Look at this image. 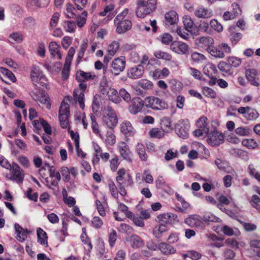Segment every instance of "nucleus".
I'll return each instance as SVG.
<instances>
[{"label":"nucleus","mask_w":260,"mask_h":260,"mask_svg":"<svg viewBox=\"0 0 260 260\" xmlns=\"http://www.w3.org/2000/svg\"><path fill=\"white\" fill-rule=\"evenodd\" d=\"M75 11L76 10L72 4L68 3L66 5V11L64 13L68 18H74L75 15Z\"/></svg>","instance_id":"obj_42"},{"label":"nucleus","mask_w":260,"mask_h":260,"mask_svg":"<svg viewBox=\"0 0 260 260\" xmlns=\"http://www.w3.org/2000/svg\"><path fill=\"white\" fill-rule=\"evenodd\" d=\"M144 73V67L139 64L129 68L127 71V76L131 79H137L141 78Z\"/></svg>","instance_id":"obj_10"},{"label":"nucleus","mask_w":260,"mask_h":260,"mask_svg":"<svg viewBox=\"0 0 260 260\" xmlns=\"http://www.w3.org/2000/svg\"><path fill=\"white\" fill-rule=\"evenodd\" d=\"M247 79L254 86H258V83L256 81L257 72L254 69H248L245 72Z\"/></svg>","instance_id":"obj_26"},{"label":"nucleus","mask_w":260,"mask_h":260,"mask_svg":"<svg viewBox=\"0 0 260 260\" xmlns=\"http://www.w3.org/2000/svg\"><path fill=\"white\" fill-rule=\"evenodd\" d=\"M104 124L111 129H113L118 123V118L114 110L108 107L103 115Z\"/></svg>","instance_id":"obj_3"},{"label":"nucleus","mask_w":260,"mask_h":260,"mask_svg":"<svg viewBox=\"0 0 260 260\" xmlns=\"http://www.w3.org/2000/svg\"><path fill=\"white\" fill-rule=\"evenodd\" d=\"M184 27L186 28V30L191 31L192 30V28L193 27L194 23L193 20L191 19L190 17L186 16L183 18V21Z\"/></svg>","instance_id":"obj_48"},{"label":"nucleus","mask_w":260,"mask_h":260,"mask_svg":"<svg viewBox=\"0 0 260 260\" xmlns=\"http://www.w3.org/2000/svg\"><path fill=\"white\" fill-rule=\"evenodd\" d=\"M90 119L91 121V127L93 132L96 135H98L100 138H103L102 135L100 134L99 126L98 123L96 122V118L93 114L90 115Z\"/></svg>","instance_id":"obj_38"},{"label":"nucleus","mask_w":260,"mask_h":260,"mask_svg":"<svg viewBox=\"0 0 260 260\" xmlns=\"http://www.w3.org/2000/svg\"><path fill=\"white\" fill-rule=\"evenodd\" d=\"M204 220L206 222H218L219 219L214 215L209 212L205 213L204 215Z\"/></svg>","instance_id":"obj_57"},{"label":"nucleus","mask_w":260,"mask_h":260,"mask_svg":"<svg viewBox=\"0 0 260 260\" xmlns=\"http://www.w3.org/2000/svg\"><path fill=\"white\" fill-rule=\"evenodd\" d=\"M158 248L162 254L165 255L175 253L176 251L172 246L164 242L159 243L158 245Z\"/></svg>","instance_id":"obj_24"},{"label":"nucleus","mask_w":260,"mask_h":260,"mask_svg":"<svg viewBox=\"0 0 260 260\" xmlns=\"http://www.w3.org/2000/svg\"><path fill=\"white\" fill-rule=\"evenodd\" d=\"M100 89L101 92L103 95L108 94V92L111 89V87L108 86L106 80H104L100 84Z\"/></svg>","instance_id":"obj_59"},{"label":"nucleus","mask_w":260,"mask_h":260,"mask_svg":"<svg viewBox=\"0 0 260 260\" xmlns=\"http://www.w3.org/2000/svg\"><path fill=\"white\" fill-rule=\"evenodd\" d=\"M59 45L56 42L52 41L49 43V50L52 57H55L56 56L58 59H61V55L59 52Z\"/></svg>","instance_id":"obj_23"},{"label":"nucleus","mask_w":260,"mask_h":260,"mask_svg":"<svg viewBox=\"0 0 260 260\" xmlns=\"http://www.w3.org/2000/svg\"><path fill=\"white\" fill-rule=\"evenodd\" d=\"M106 95H108L109 99L110 101L115 103H119L121 101L120 98L119 97L117 90L114 88H111L108 92V94H107Z\"/></svg>","instance_id":"obj_34"},{"label":"nucleus","mask_w":260,"mask_h":260,"mask_svg":"<svg viewBox=\"0 0 260 260\" xmlns=\"http://www.w3.org/2000/svg\"><path fill=\"white\" fill-rule=\"evenodd\" d=\"M145 105V101L139 97H135L132 100V103L129 107V111L132 114H137L141 112Z\"/></svg>","instance_id":"obj_12"},{"label":"nucleus","mask_w":260,"mask_h":260,"mask_svg":"<svg viewBox=\"0 0 260 260\" xmlns=\"http://www.w3.org/2000/svg\"><path fill=\"white\" fill-rule=\"evenodd\" d=\"M165 18L166 25H173L178 22V15L175 11H170L166 13Z\"/></svg>","instance_id":"obj_20"},{"label":"nucleus","mask_w":260,"mask_h":260,"mask_svg":"<svg viewBox=\"0 0 260 260\" xmlns=\"http://www.w3.org/2000/svg\"><path fill=\"white\" fill-rule=\"evenodd\" d=\"M34 127L36 129L34 131L37 133L40 134V132H42V128H43L46 134L49 135L52 134L50 125L43 118H40L39 119L34 120Z\"/></svg>","instance_id":"obj_7"},{"label":"nucleus","mask_w":260,"mask_h":260,"mask_svg":"<svg viewBox=\"0 0 260 260\" xmlns=\"http://www.w3.org/2000/svg\"><path fill=\"white\" fill-rule=\"evenodd\" d=\"M63 27L66 31L73 32L76 28V24L74 21L65 20L63 23Z\"/></svg>","instance_id":"obj_35"},{"label":"nucleus","mask_w":260,"mask_h":260,"mask_svg":"<svg viewBox=\"0 0 260 260\" xmlns=\"http://www.w3.org/2000/svg\"><path fill=\"white\" fill-rule=\"evenodd\" d=\"M136 151L142 160L146 161L147 159L148 156L146 153L145 146L143 144L138 143L137 144Z\"/></svg>","instance_id":"obj_31"},{"label":"nucleus","mask_w":260,"mask_h":260,"mask_svg":"<svg viewBox=\"0 0 260 260\" xmlns=\"http://www.w3.org/2000/svg\"><path fill=\"white\" fill-rule=\"evenodd\" d=\"M184 222L191 228L203 229L204 227L202 219L197 215H190L185 219Z\"/></svg>","instance_id":"obj_9"},{"label":"nucleus","mask_w":260,"mask_h":260,"mask_svg":"<svg viewBox=\"0 0 260 260\" xmlns=\"http://www.w3.org/2000/svg\"><path fill=\"white\" fill-rule=\"evenodd\" d=\"M242 34L240 32H233L230 36V39L233 45L237 44L242 39Z\"/></svg>","instance_id":"obj_49"},{"label":"nucleus","mask_w":260,"mask_h":260,"mask_svg":"<svg viewBox=\"0 0 260 260\" xmlns=\"http://www.w3.org/2000/svg\"><path fill=\"white\" fill-rule=\"evenodd\" d=\"M210 24L207 21H201L199 25V29L204 32L210 33L211 30L210 28Z\"/></svg>","instance_id":"obj_53"},{"label":"nucleus","mask_w":260,"mask_h":260,"mask_svg":"<svg viewBox=\"0 0 260 260\" xmlns=\"http://www.w3.org/2000/svg\"><path fill=\"white\" fill-rule=\"evenodd\" d=\"M128 9H124L122 12L117 15L114 19V24L116 26V31L119 34H123L130 29L132 26L131 20L124 19L127 15Z\"/></svg>","instance_id":"obj_1"},{"label":"nucleus","mask_w":260,"mask_h":260,"mask_svg":"<svg viewBox=\"0 0 260 260\" xmlns=\"http://www.w3.org/2000/svg\"><path fill=\"white\" fill-rule=\"evenodd\" d=\"M251 131L247 127H240L235 129V133L240 136H248Z\"/></svg>","instance_id":"obj_54"},{"label":"nucleus","mask_w":260,"mask_h":260,"mask_svg":"<svg viewBox=\"0 0 260 260\" xmlns=\"http://www.w3.org/2000/svg\"><path fill=\"white\" fill-rule=\"evenodd\" d=\"M138 86L145 90H150L153 88V83L147 79H142L139 81Z\"/></svg>","instance_id":"obj_41"},{"label":"nucleus","mask_w":260,"mask_h":260,"mask_svg":"<svg viewBox=\"0 0 260 260\" xmlns=\"http://www.w3.org/2000/svg\"><path fill=\"white\" fill-rule=\"evenodd\" d=\"M36 99L34 100L40 102L43 105H45L48 109H50L51 104L50 99L47 93H45L43 89H39L35 94Z\"/></svg>","instance_id":"obj_15"},{"label":"nucleus","mask_w":260,"mask_h":260,"mask_svg":"<svg viewBox=\"0 0 260 260\" xmlns=\"http://www.w3.org/2000/svg\"><path fill=\"white\" fill-rule=\"evenodd\" d=\"M125 68V60L124 57L115 58L111 64L110 73L117 76L122 72Z\"/></svg>","instance_id":"obj_6"},{"label":"nucleus","mask_w":260,"mask_h":260,"mask_svg":"<svg viewBox=\"0 0 260 260\" xmlns=\"http://www.w3.org/2000/svg\"><path fill=\"white\" fill-rule=\"evenodd\" d=\"M202 93L206 97L214 99L216 96V92L211 88L204 86L202 88Z\"/></svg>","instance_id":"obj_44"},{"label":"nucleus","mask_w":260,"mask_h":260,"mask_svg":"<svg viewBox=\"0 0 260 260\" xmlns=\"http://www.w3.org/2000/svg\"><path fill=\"white\" fill-rule=\"evenodd\" d=\"M149 135L151 138L160 139L164 136V132L162 129L155 127L150 129Z\"/></svg>","instance_id":"obj_37"},{"label":"nucleus","mask_w":260,"mask_h":260,"mask_svg":"<svg viewBox=\"0 0 260 260\" xmlns=\"http://www.w3.org/2000/svg\"><path fill=\"white\" fill-rule=\"evenodd\" d=\"M59 114L70 115V105L66 103L64 101L62 102L59 110Z\"/></svg>","instance_id":"obj_51"},{"label":"nucleus","mask_w":260,"mask_h":260,"mask_svg":"<svg viewBox=\"0 0 260 260\" xmlns=\"http://www.w3.org/2000/svg\"><path fill=\"white\" fill-rule=\"evenodd\" d=\"M242 144L249 149H253L257 147V143L253 139H245L242 141Z\"/></svg>","instance_id":"obj_60"},{"label":"nucleus","mask_w":260,"mask_h":260,"mask_svg":"<svg viewBox=\"0 0 260 260\" xmlns=\"http://www.w3.org/2000/svg\"><path fill=\"white\" fill-rule=\"evenodd\" d=\"M218 68L220 71L226 74V75H231L233 73V71L231 69L229 63L221 61L218 64Z\"/></svg>","instance_id":"obj_36"},{"label":"nucleus","mask_w":260,"mask_h":260,"mask_svg":"<svg viewBox=\"0 0 260 260\" xmlns=\"http://www.w3.org/2000/svg\"><path fill=\"white\" fill-rule=\"evenodd\" d=\"M130 242L133 248H139L144 245V241L137 235H133L130 237Z\"/></svg>","instance_id":"obj_28"},{"label":"nucleus","mask_w":260,"mask_h":260,"mask_svg":"<svg viewBox=\"0 0 260 260\" xmlns=\"http://www.w3.org/2000/svg\"><path fill=\"white\" fill-rule=\"evenodd\" d=\"M210 25L214 30L220 32L223 30L222 25L216 19H212L210 22Z\"/></svg>","instance_id":"obj_56"},{"label":"nucleus","mask_w":260,"mask_h":260,"mask_svg":"<svg viewBox=\"0 0 260 260\" xmlns=\"http://www.w3.org/2000/svg\"><path fill=\"white\" fill-rule=\"evenodd\" d=\"M6 178L18 183H22L24 178L23 171L17 164L13 163L10 169V174H7Z\"/></svg>","instance_id":"obj_4"},{"label":"nucleus","mask_w":260,"mask_h":260,"mask_svg":"<svg viewBox=\"0 0 260 260\" xmlns=\"http://www.w3.org/2000/svg\"><path fill=\"white\" fill-rule=\"evenodd\" d=\"M119 47V44L117 42L114 41L110 44L108 48V52L111 56H114Z\"/></svg>","instance_id":"obj_52"},{"label":"nucleus","mask_w":260,"mask_h":260,"mask_svg":"<svg viewBox=\"0 0 260 260\" xmlns=\"http://www.w3.org/2000/svg\"><path fill=\"white\" fill-rule=\"evenodd\" d=\"M189 125L187 120L180 119L176 123L175 130L180 138L186 139L188 137Z\"/></svg>","instance_id":"obj_5"},{"label":"nucleus","mask_w":260,"mask_h":260,"mask_svg":"<svg viewBox=\"0 0 260 260\" xmlns=\"http://www.w3.org/2000/svg\"><path fill=\"white\" fill-rule=\"evenodd\" d=\"M91 223L92 226L96 229H100L103 224L102 220L98 216L94 217L92 220Z\"/></svg>","instance_id":"obj_62"},{"label":"nucleus","mask_w":260,"mask_h":260,"mask_svg":"<svg viewBox=\"0 0 260 260\" xmlns=\"http://www.w3.org/2000/svg\"><path fill=\"white\" fill-rule=\"evenodd\" d=\"M207 52L212 56L217 58H223L225 57L224 53L222 51L218 45L215 47L213 45L208 48Z\"/></svg>","instance_id":"obj_29"},{"label":"nucleus","mask_w":260,"mask_h":260,"mask_svg":"<svg viewBox=\"0 0 260 260\" xmlns=\"http://www.w3.org/2000/svg\"><path fill=\"white\" fill-rule=\"evenodd\" d=\"M60 15L58 12L54 13L51 17L50 22V27L53 29L57 25Z\"/></svg>","instance_id":"obj_58"},{"label":"nucleus","mask_w":260,"mask_h":260,"mask_svg":"<svg viewBox=\"0 0 260 260\" xmlns=\"http://www.w3.org/2000/svg\"><path fill=\"white\" fill-rule=\"evenodd\" d=\"M74 100L76 104L78 103L80 107L83 109L84 105V93L79 89H75L73 92Z\"/></svg>","instance_id":"obj_21"},{"label":"nucleus","mask_w":260,"mask_h":260,"mask_svg":"<svg viewBox=\"0 0 260 260\" xmlns=\"http://www.w3.org/2000/svg\"><path fill=\"white\" fill-rule=\"evenodd\" d=\"M250 245L252 249L256 253L257 256L260 258V240H252Z\"/></svg>","instance_id":"obj_47"},{"label":"nucleus","mask_w":260,"mask_h":260,"mask_svg":"<svg viewBox=\"0 0 260 260\" xmlns=\"http://www.w3.org/2000/svg\"><path fill=\"white\" fill-rule=\"evenodd\" d=\"M36 71L39 72L36 68L34 67V81L37 83L38 84L35 85V86L38 87V84L42 86V87L45 86L46 87V78L43 76L41 73H39L38 75L36 74L35 77L34 74H36Z\"/></svg>","instance_id":"obj_30"},{"label":"nucleus","mask_w":260,"mask_h":260,"mask_svg":"<svg viewBox=\"0 0 260 260\" xmlns=\"http://www.w3.org/2000/svg\"><path fill=\"white\" fill-rule=\"evenodd\" d=\"M37 235L38 238V242L42 245H44L45 247H47L48 237L47 233L41 228H38L37 229Z\"/></svg>","instance_id":"obj_25"},{"label":"nucleus","mask_w":260,"mask_h":260,"mask_svg":"<svg viewBox=\"0 0 260 260\" xmlns=\"http://www.w3.org/2000/svg\"><path fill=\"white\" fill-rule=\"evenodd\" d=\"M120 130L126 137L134 136L136 131L128 121H124L120 124Z\"/></svg>","instance_id":"obj_19"},{"label":"nucleus","mask_w":260,"mask_h":260,"mask_svg":"<svg viewBox=\"0 0 260 260\" xmlns=\"http://www.w3.org/2000/svg\"><path fill=\"white\" fill-rule=\"evenodd\" d=\"M248 168L250 175L260 182V173L256 170L253 165H249Z\"/></svg>","instance_id":"obj_64"},{"label":"nucleus","mask_w":260,"mask_h":260,"mask_svg":"<svg viewBox=\"0 0 260 260\" xmlns=\"http://www.w3.org/2000/svg\"><path fill=\"white\" fill-rule=\"evenodd\" d=\"M203 73L208 77H210L212 75L215 74L217 70L215 66L212 63H207L203 68Z\"/></svg>","instance_id":"obj_32"},{"label":"nucleus","mask_w":260,"mask_h":260,"mask_svg":"<svg viewBox=\"0 0 260 260\" xmlns=\"http://www.w3.org/2000/svg\"><path fill=\"white\" fill-rule=\"evenodd\" d=\"M194 14L198 18L208 19L212 17V12L207 8L199 6L195 10Z\"/></svg>","instance_id":"obj_17"},{"label":"nucleus","mask_w":260,"mask_h":260,"mask_svg":"<svg viewBox=\"0 0 260 260\" xmlns=\"http://www.w3.org/2000/svg\"><path fill=\"white\" fill-rule=\"evenodd\" d=\"M105 143L107 145L113 146L116 143V136L112 131H108Z\"/></svg>","instance_id":"obj_33"},{"label":"nucleus","mask_w":260,"mask_h":260,"mask_svg":"<svg viewBox=\"0 0 260 260\" xmlns=\"http://www.w3.org/2000/svg\"><path fill=\"white\" fill-rule=\"evenodd\" d=\"M166 231V225L162 224L160 223V224L155 227L153 230V235L157 238H159L161 234L165 232Z\"/></svg>","instance_id":"obj_45"},{"label":"nucleus","mask_w":260,"mask_h":260,"mask_svg":"<svg viewBox=\"0 0 260 260\" xmlns=\"http://www.w3.org/2000/svg\"><path fill=\"white\" fill-rule=\"evenodd\" d=\"M145 5L150 12L153 11L156 8L157 0H148L147 2H144Z\"/></svg>","instance_id":"obj_63"},{"label":"nucleus","mask_w":260,"mask_h":260,"mask_svg":"<svg viewBox=\"0 0 260 260\" xmlns=\"http://www.w3.org/2000/svg\"><path fill=\"white\" fill-rule=\"evenodd\" d=\"M171 49L179 54H184L188 50V46L185 43L180 41H174L170 46Z\"/></svg>","instance_id":"obj_16"},{"label":"nucleus","mask_w":260,"mask_h":260,"mask_svg":"<svg viewBox=\"0 0 260 260\" xmlns=\"http://www.w3.org/2000/svg\"><path fill=\"white\" fill-rule=\"evenodd\" d=\"M154 55L158 59H162L170 61L172 59V55L166 52L160 50L155 51Z\"/></svg>","instance_id":"obj_40"},{"label":"nucleus","mask_w":260,"mask_h":260,"mask_svg":"<svg viewBox=\"0 0 260 260\" xmlns=\"http://www.w3.org/2000/svg\"><path fill=\"white\" fill-rule=\"evenodd\" d=\"M68 115H60L59 114V120L60 121V125L62 128H66L68 127Z\"/></svg>","instance_id":"obj_61"},{"label":"nucleus","mask_w":260,"mask_h":260,"mask_svg":"<svg viewBox=\"0 0 260 260\" xmlns=\"http://www.w3.org/2000/svg\"><path fill=\"white\" fill-rule=\"evenodd\" d=\"M117 148L120 156L124 159L131 161L132 153L128 145L124 142H120L118 144Z\"/></svg>","instance_id":"obj_13"},{"label":"nucleus","mask_w":260,"mask_h":260,"mask_svg":"<svg viewBox=\"0 0 260 260\" xmlns=\"http://www.w3.org/2000/svg\"><path fill=\"white\" fill-rule=\"evenodd\" d=\"M87 15V12L84 11L82 13L81 15L78 17L77 25L78 27H82L86 23Z\"/></svg>","instance_id":"obj_55"},{"label":"nucleus","mask_w":260,"mask_h":260,"mask_svg":"<svg viewBox=\"0 0 260 260\" xmlns=\"http://www.w3.org/2000/svg\"><path fill=\"white\" fill-rule=\"evenodd\" d=\"M145 105L154 110H164L169 107L168 104L164 100L156 96H150L145 98Z\"/></svg>","instance_id":"obj_2"},{"label":"nucleus","mask_w":260,"mask_h":260,"mask_svg":"<svg viewBox=\"0 0 260 260\" xmlns=\"http://www.w3.org/2000/svg\"><path fill=\"white\" fill-rule=\"evenodd\" d=\"M151 12L147 8V6L145 5L144 2H140L138 4V7L136 11V15L137 17L140 18H144L147 14Z\"/></svg>","instance_id":"obj_27"},{"label":"nucleus","mask_w":260,"mask_h":260,"mask_svg":"<svg viewBox=\"0 0 260 260\" xmlns=\"http://www.w3.org/2000/svg\"><path fill=\"white\" fill-rule=\"evenodd\" d=\"M95 75L92 72H85L79 70L76 72V79L79 82H85L86 81L94 79Z\"/></svg>","instance_id":"obj_18"},{"label":"nucleus","mask_w":260,"mask_h":260,"mask_svg":"<svg viewBox=\"0 0 260 260\" xmlns=\"http://www.w3.org/2000/svg\"><path fill=\"white\" fill-rule=\"evenodd\" d=\"M14 228L17 234V239L20 242L24 241L27 238V235L28 234V231L26 230H24L20 225L18 223H15Z\"/></svg>","instance_id":"obj_22"},{"label":"nucleus","mask_w":260,"mask_h":260,"mask_svg":"<svg viewBox=\"0 0 260 260\" xmlns=\"http://www.w3.org/2000/svg\"><path fill=\"white\" fill-rule=\"evenodd\" d=\"M155 220L158 222L165 225L166 224H173L179 221L177 215L172 213L160 214L157 216Z\"/></svg>","instance_id":"obj_8"},{"label":"nucleus","mask_w":260,"mask_h":260,"mask_svg":"<svg viewBox=\"0 0 260 260\" xmlns=\"http://www.w3.org/2000/svg\"><path fill=\"white\" fill-rule=\"evenodd\" d=\"M228 61L230 67L236 68L239 67L241 63V59L235 56H231L228 57Z\"/></svg>","instance_id":"obj_50"},{"label":"nucleus","mask_w":260,"mask_h":260,"mask_svg":"<svg viewBox=\"0 0 260 260\" xmlns=\"http://www.w3.org/2000/svg\"><path fill=\"white\" fill-rule=\"evenodd\" d=\"M259 116L258 112L249 107L247 114L245 115V118L248 120H255Z\"/></svg>","instance_id":"obj_39"},{"label":"nucleus","mask_w":260,"mask_h":260,"mask_svg":"<svg viewBox=\"0 0 260 260\" xmlns=\"http://www.w3.org/2000/svg\"><path fill=\"white\" fill-rule=\"evenodd\" d=\"M214 44V39L211 37H201L196 40V44L199 48H206V51H208L209 48L211 47L212 45Z\"/></svg>","instance_id":"obj_14"},{"label":"nucleus","mask_w":260,"mask_h":260,"mask_svg":"<svg viewBox=\"0 0 260 260\" xmlns=\"http://www.w3.org/2000/svg\"><path fill=\"white\" fill-rule=\"evenodd\" d=\"M191 58L192 61L199 63L206 59V57L204 55L197 52H193L191 54Z\"/></svg>","instance_id":"obj_46"},{"label":"nucleus","mask_w":260,"mask_h":260,"mask_svg":"<svg viewBox=\"0 0 260 260\" xmlns=\"http://www.w3.org/2000/svg\"><path fill=\"white\" fill-rule=\"evenodd\" d=\"M224 137L221 133L214 131L209 133L208 136L207 141L212 146H217L223 142Z\"/></svg>","instance_id":"obj_11"},{"label":"nucleus","mask_w":260,"mask_h":260,"mask_svg":"<svg viewBox=\"0 0 260 260\" xmlns=\"http://www.w3.org/2000/svg\"><path fill=\"white\" fill-rule=\"evenodd\" d=\"M0 73L6 76L12 82H15L16 81V78L15 77L14 74L8 69L4 67H1Z\"/></svg>","instance_id":"obj_43"}]
</instances>
